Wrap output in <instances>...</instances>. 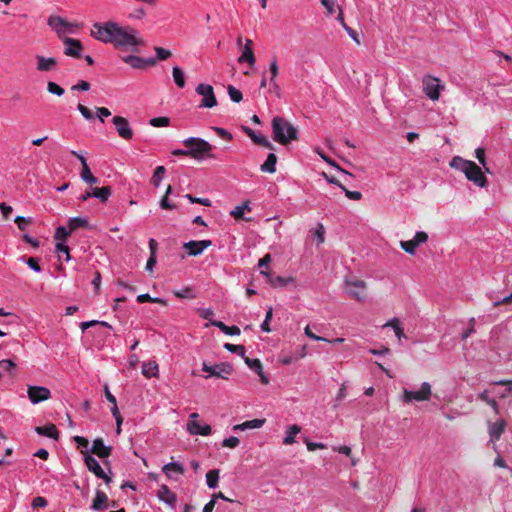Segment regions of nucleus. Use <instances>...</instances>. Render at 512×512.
<instances>
[{"label":"nucleus","instance_id":"423d86ee","mask_svg":"<svg viewBox=\"0 0 512 512\" xmlns=\"http://www.w3.org/2000/svg\"><path fill=\"white\" fill-rule=\"evenodd\" d=\"M367 284L365 281L354 278L345 281V291L350 298L363 302L367 298Z\"/></svg>","mask_w":512,"mask_h":512},{"label":"nucleus","instance_id":"4be33fe9","mask_svg":"<svg viewBox=\"0 0 512 512\" xmlns=\"http://www.w3.org/2000/svg\"><path fill=\"white\" fill-rule=\"evenodd\" d=\"M112 447L106 446L102 438H96L91 447V453L101 459L108 458L111 455Z\"/></svg>","mask_w":512,"mask_h":512},{"label":"nucleus","instance_id":"f3484780","mask_svg":"<svg viewBox=\"0 0 512 512\" xmlns=\"http://www.w3.org/2000/svg\"><path fill=\"white\" fill-rule=\"evenodd\" d=\"M36 70L38 72H52L57 68L58 61L55 57H45L43 55H35Z\"/></svg>","mask_w":512,"mask_h":512},{"label":"nucleus","instance_id":"bf43d9fd","mask_svg":"<svg viewBox=\"0 0 512 512\" xmlns=\"http://www.w3.org/2000/svg\"><path fill=\"white\" fill-rule=\"evenodd\" d=\"M239 443L240 440L237 437L231 436L222 441V446L227 448H235L239 445Z\"/></svg>","mask_w":512,"mask_h":512},{"label":"nucleus","instance_id":"dca6fc26","mask_svg":"<svg viewBox=\"0 0 512 512\" xmlns=\"http://www.w3.org/2000/svg\"><path fill=\"white\" fill-rule=\"evenodd\" d=\"M65 45L64 54L73 58H81L83 51V44L80 40L75 38H65L63 41Z\"/></svg>","mask_w":512,"mask_h":512},{"label":"nucleus","instance_id":"58836bf2","mask_svg":"<svg viewBox=\"0 0 512 512\" xmlns=\"http://www.w3.org/2000/svg\"><path fill=\"white\" fill-rule=\"evenodd\" d=\"M172 76H173V80H174L175 84L179 88H183L185 86V75H184L183 70L180 67H178V66L173 67Z\"/></svg>","mask_w":512,"mask_h":512},{"label":"nucleus","instance_id":"774afa93","mask_svg":"<svg viewBox=\"0 0 512 512\" xmlns=\"http://www.w3.org/2000/svg\"><path fill=\"white\" fill-rule=\"evenodd\" d=\"M27 265L36 272L41 271V267L38 263V259L35 257H29L26 261Z\"/></svg>","mask_w":512,"mask_h":512},{"label":"nucleus","instance_id":"de8ad7c7","mask_svg":"<svg viewBox=\"0 0 512 512\" xmlns=\"http://www.w3.org/2000/svg\"><path fill=\"white\" fill-rule=\"evenodd\" d=\"M47 91L50 94H53V95H56L59 97H61L65 93V90L60 85H58L57 83H55L53 81H49L47 83Z\"/></svg>","mask_w":512,"mask_h":512},{"label":"nucleus","instance_id":"f257e3e1","mask_svg":"<svg viewBox=\"0 0 512 512\" xmlns=\"http://www.w3.org/2000/svg\"><path fill=\"white\" fill-rule=\"evenodd\" d=\"M273 139L281 145H287L291 141L298 140V130L283 117L276 116L272 119Z\"/></svg>","mask_w":512,"mask_h":512},{"label":"nucleus","instance_id":"20e7f679","mask_svg":"<svg viewBox=\"0 0 512 512\" xmlns=\"http://www.w3.org/2000/svg\"><path fill=\"white\" fill-rule=\"evenodd\" d=\"M118 23L107 21L104 23H94L90 35L102 43L114 45Z\"/></svg>","mask_w":512,"mask_h":512},{"label":"nucleus","instance_id":"864d4df0","mask_svg":"<svg viewBox=\"0 0 512 512\" xmlns=\"http://www.w3.org/2000/svg\"><path fill=\"white\" fill-rule=\"evenodd\" d=\"M0 368L12 375L16 368V364L11 359H3L0 361Z\"/></svg>","mask_w":512,"mask_h":512},{"label":"nucleus","instance_id":"cd10ccee","mask_svg":"<svg viewBox=\"0 0 512 512\" xmlns=\"http://www.w3.org/2000/svg\"><path fill=\"white\" fill-rule=\"evenodd\" d=\"M35 431L37 434L41 436H46L54 440H58L59 438V431L57 427L52 423L47 424L45 426H37L35 428Z\"/></svg>","mask_w":512,"mask_h":512},{"label":"nucleus","instance_id":"a19ab883","mask_svg":"<svg viewBox=\"0 0 512 512\" xmlns=\"http://www.w3.org/2000/svg\"><path fill=\"white\" fill-rule=\"evenodd\" d=\"M219 480V470L212 469L206 474V482L209 488H216Z\"/></svg>","mask_w":512,"mask_h":512},{"label":"nucleus","instance_id":"e2e57ef3","mask_svg":"<svg viewBox=\"0 0 512 512\" xmlns=\"http://www.w3.org/2000/svg\"><path fill=\"white\" fill-rule=\"evenodd\" d=\"M212 129L216 132V134L219 137L223 138L224 140H227V141L232 140V134L229 131H227L226 129L220 128V127H213Z\"/></svg>","mask_w":512,"mask_h":512},{"label":"nucleus","instance_id":"680f3d73","mask_svg":"<svg viewBox=\"0 0 512 512\" xmlns=\"http://www.w3.org/2000/svg\"><path fill=\"white\" fill-rule=\"evenodd\" d=\"M14 222L17 224L21 231H24L26 227L31 223V219H27L23 216H17Z\"/></svg>","mask_w":512,"mask_h":512},{"label":"nucleus","instance_id":"603ef678","mask_svg":"<svg viewBox=\"0 0 512 512\" xmlns=\"http://www.w3.org/2000/svg\"><path fill=\"white\" fill-rule=\"evenodd\" d=\"M154 51L156 53V58H155L156 61L157 60H160V61L166 60L172 55L170 50L162 48V47H158V46L154 47Z\"/></svg>","mask_w":512,"mask_h":512},{"label":"nucleus","instance_id":"f03ea898","mask_svg":"<svg viewBox=\"0 0 512 512\" xmlns=\"http://www.w3.org/2000/svg\"><path fill=\"white\" fill-rule=\"evenodd\" d=\"M183 145L188 148L190 157L196 160L204 158H214L212 153L213 146L206 140L197 137H190L183 141Z\"/></svg>","mask_w":512,"mask_h":512},{"label":"nucleus","instance_id":"0eeeda50","mask_svg":"<svg viewBox=\"0 0 512 512\" xmlns=\"http://www.w3.org/2000/svg\"><path fill=\"white\" fill-rule=\"evenodd\" d=\"M432 396V387L430 383L423 382L418 391H410L408 389L403 390L402 400L405 403H411L412 401L422 402L429 401Z\"/></svg>","mask_w":512,"mask_h":512},{"label":"nucleus","instance_id":"b1692460","mask_svg":"<svg viewBox=\"0 0 512 512\" xmlns=\"http://www.w3.org/2000/svg\"><path fill=\"white\" fill-rule=\"evenodd\" d=\"M109 506L108 496L105 492L97 489L95 498L92 501L91 508L93 510H104Z\"/></svg>","mask_w":512,"mask_h":512},{"label":"nucleus","instance_id":"ea45409f","mask_svg":"<svg viewBox=\"0 0 512 512\" xmlns=\"http://www.w3.org/2000/svg\"><path fill=\"white\" fill-rule=\"evenodd\" d=\"M88 227H89V222L85 218L75 217V218L70 219V221H69V228H70V231H72V232L79 228H88Z\"/></svg>","mask_w":512,"mask_h":512},{"label":"nucleus","instance_id":"6e6d98bb","mask_svg":"<svg viewBox=\"0 0 512 512\" xmlns=\"http://www.w3.org/2000/svg\"><path fill=\"white\" fill-rule=\"evenodd\" d=\"M185 198H187L190 201V203H197L206 207L211 206V201L208 198H198L191 194H186Z\"/></svg>","mask_w":512,"mask_h":512},{"label":"nucleus","instance_id":"f8f14e48","mask_svg":"<svg viewBox=\"0 0 512 512\" xmlns=\"http://www.w3.org/2000/svg\"><path fill=\"white\" fill-rule=\"evenodd\" d=\"M199 415L198 413H192L189 416V420L186 424L187 431L191 435H201V436H208L212 432V428L208 424H201L197 419Z\"/></svg>","mask_w":512,"mask_h":512},{"label":"nucleus","instance_id":"052dcab7","mask_svg":"<svg viewBox=\"0 0 512 512\" xmlns=\"http://www.w3.org/2000/svg\"><path fill=\"white\" fill-rule=\"evenodd\" d=\"M77 109L85 119L91 120L94 118L92 111L85 105L78 104Z\"/></svg>","mask_w":512,"mask_h":512},{"label":"nucleus","instance_id":"ddd939ff","mask_svg":"<svg viewBox=\"0 0 512 512\" xmlns=\"http://www.w3.org/2000/svg\"><path fill=\"white\" fill-rule=\"evenodd\" d=\"M27 395L33 404H38L51 398L50 390L43 386L28 385Z\"/></svg>","mask_w":512,"mask_h":512},{"label":"nucleus","instance_id":"c03bdc74","mask_svg":"<svg viewBox=\"0 0 512 512\" xmlns=\"http://www.w3.org/2000/svg\"><path fill=\"white\" fill-rule=\"evenodd\" d=\"M227 91H228V95H229L230 99L233 102L239 103L240 101H242L243 95H242V92L240 90H238L237 88H235L232 85H229L228 88H227Z\"/></svg>","mask_w":512,"mask_h":512},{"label":"nucleus","instance_id":"7c9ffc66","mask_svg":"<svg viewBox=\"0 0 512 512\" xmlns=\"http://www.w3.org/2000/svg\"><path fill=\"white\" fill-rule=\"evenodd\" d=\"M265 423V419H253L249 421H245L241 424H237L233 427V430H247V429H257L263 426Z\"/></svg>","mask_w":512,"mask_h":512},{"label":"nucleus","instance_id":"a211bd4d","mask_svg":"<svg viewBox=\"0 0 512 512\" xmlns=\"http://www.w3.org/2000/svg\"><path fill=\"white\" fill-rule=\"evenodd\" d=\"M71 154L75 157H77L79 159V161L81 162V165H82V170H81V179L86 182V183H89V184H97L98 183V178L95 177L92 173H91V170L87 164V161H86V158L84 156H82L81 154H79L78 152L72 150L71 151Z\"/></svg>","mask_w":512,"mask_h":512},{"label":"nucleus","instance_id":"0e129e2a","mask_svg":"<svg viewBox=\"0 0 512 512\" xmlns=\"http://www.w3.org/2000/svg\"><path fill=\"white\" fill-rule=\"evenodd\" d=\"M341 189L345 193L346 197L351 200H360L362 198V194L358 191H350L344 185Z\"/></svg>","mask_w":512,"mask_h":512},{"label":"nucleus","instance_id":"5701e85b","mask_svg":"<svg viewBox=\"0 0 512 512\" xmlns=\"http://www.w3.org/2000/svg\"><path fill=\"white\" fill-rule=\"evenodd\" d=\"M506 427V421L504 419H499L494 423L489 425V435L491 441H497L500 439Z\"/></svg>","mask_w":512,"mask_h":512},{"label":"nucleus","instance_id":"aec40b11","mask_svg":"<svg viewBox=\"0 0 512 512\" xmlns=\"http://www.w3.org/2000/svg\"><path fill=\"white\" fill-rule=\"evenodd\" d=\"M122 60L134 69H144L147 66L156 65V59L154 58L143 59L135 55L123 57Z\"/></svg>","mask_w":512,"mask_h":512},{"label":"nucleus","instance_id":"09e8293b","mask_svg":"<svg viewBox=\"0 0 512 512\" xmlns=\"http://www.w3.org/2000/svg\"><path fill=\"white\" fill-rule=\"evenodd\" d=\"M224 348L229 352L238 354L242 358L245 356L246 350L243 345H235V344H231V343H225Z\"/></svg>","mask_w":512,"mask_h":512},{"label":"nucleus","instance_id":"8fccbe9b","mask_svg":"<svg viewBox=\"0 0 512 512\" xmlns=\"http://www.w3.org/2000/svg\"><path fill=\"white\" fill-rule=\"evenodd\" d=\"M245 364L255 372H260L262 368V363L259 359H251L247 356L243 357Z\"/></svg>","mask_w":512,"mask_h":512},{"label":"nucleus","instance_id":"6ab92c4d","mask_svg":"<svg viewBox=\"0 0 512 512\" xmlns=\"http://www.w3.org/2000/svg\"><path fill=\"white\" fill-rule=\"evenodd\" d=\"M212 245L211 240H201L195 241L191 240L189 242L184 243L183 248L188 250V254L191 256L200 255L206 248Z\"/></svg>","mask_w":512,"mask_h":512},{"label":"nucleus","instance_id":"bb28decb","mask_svg":"<svg viewBox=\"0 0 512 512\" xmlns=\"http://www.w3.org/2000/svg\"><path fill=\"white\" fill-rule=\"evenodd\" d=\"M84 462L90 472H92L96 477H102L104 470L93 456L85 454Z\"/></svg>","mask_w":512,"mask_h":512},{"label":"nucleus","instance_id":"7ed1b4c3","mask_svg":"<svg viewBox=\"0 0 512 512\" xmlns=\"http://www.w3.org/2000/svg\"><path fill=\"white\" fill-rule=\"evenodd\" d=\"M143 45V40L139 36L137 30L131 26H120L118 24L114 46L120 47H134Z\"/></svg>","mask_w":512,"mask_h":512},{"label":"nucleus","instance_id":"79ce46f5","mask_svg":"<svg viewBox=\"0 0 512 512\" xmlns=\"http://www.w3.org/2000/svg\"><path fill=\"white\" fill-rule=\"evenodd\" d=\"M245 211H251L249 202H245L243 205L236 206L230 213L236 220L242 219Z\"/></svg>","mask_w":512,"mask_h":512},{"label":"nucleus","instance_id":"2f4dec72","mask_svg":"<svg viewBox=\"0 0 512 512\" xmlns=\"http://www.w3.org/2000/svg\"><path fill=\"white\" fill-rule=\"evenodd\" d=\"M277 156L274 153H270L267 156L266 161L260 166L262 172L275 173L276 172Z\"/></svg>","mask_w":512,"mask_h":512},{"label":"nucleus","instance_id":"13d9d810","mask_svg":"<svg viewBox=\"0 0 512 512\" xmlns=\"http://www.w3.org/2000/svg\"><path fill=\"white\" fill-rule=\"evenodd\" d=\"M272 316H273V309H272V307H269V309H268V311L266 313V316H265V320L261 324V330L263 332H270L271 331L270 326H269V321L271 320Z\"/></svg>","mask_w":512,"mask_h":512},{"label":"nucleus","instance_id":"a878e982","mask_svg":"<svg viewBox=\"0 0 512 512\" xmlns=\"http://www.w3.org/2000/svg\"><path fill=\"white\" fill-rule=\"evenodd\" d=\"M261 274L265 275L267 281L273 287H284L295 280L293 277L284 278L281 276H272L268 271H261Z\"/></svg>","mask_w":512,"mask_h":512},{"label":"nucleus","instance_id":"4468645a","mask_svg":"<svg viewBox=\"0 0 512 512\" xmlns=\"http://www.w3.org/2000/svg\"><path fill=\"white\" fill-rule=\"evenodd\" d=\"M112 123L115 126L119 137L127 141L133 138V130L125 117L114 116L112 118Z\"/></svg>","mask_w":512,"mask_h":512},{"label":"nucleus","instance_id":"3c124183","mask_svg":"<svg viewBox=\"0 0 512 512\" xmlns=\"http://www.w3.org/2000/svg\"><path fill=\"white\" fill-rule=\"evenodd\" d=\"M174 295L180 299H185V298L191 299V298L196 297V295L194 293V289L191 287H185L184 289H182L180 291H175Z\"/></svg>","mask_w":512,"mask_h":512},{"label":"nucleus","instance_id":"9b49d317","mask_svg":"<svg viewBox=\"0 0 512 512\" xmlns=\"http://www.w3.org/2000/svg\"><path fill=\"white\" fill-rule=\"evenodd\" d=\"M439 79L433 76H425L422 80L423 91L433 101H436L440 97V91L443 89V86L440 85Z\"/></svg>","mask_w":512,"mask_h":512},{"label":"nucleus","instance_id":"2eb2a0df","mask_svg":"<svg viewBox=\"0 0 512 512\" xmlns=\"http://www.w3.org/2000/svg\"><path fill=\"white\" fill-rule=\"evenodd\" d=\"M428 240V234L424 231H419L415 234L412 240L401 241V248L408 254L414 255L417 247Z\"/></svg>","mask_w":512,"mask_h":512},{"label":"nucleus","instance_id":"4d7b16f0","mask_svg":"<svg viewBox=\"0 0 512 512\" xmlns=\"http://www.w3.org/2000/svg\"><path fill=\"white\" fill-rule=\"evenodd\" d=\"M72 233V231L67 230L64 226H59L57 229H56V232H55V238L57 240H62V241H65L67 239V237Z\"/></svg>","mask_w":512,"mask_h":512},{"label":"nucleus","instance_id":"1a4fd4ad","mask_svg":"<svg viewBox=\"0 0 512 512\" xmlns=\"http://www.w3.org/2000/svg\"><path fill=\"white\" fill-rule=\"evenodd\" d=\"M196 92L202 96L199 107L213 108L217 105V98L211 85L201 83L196 87Z\"/></svg>","mask_w":512,"mask_h":512},{"label":"nucleus","instance_id":"338daca9","mask_svg":"<svg viewBox=\"0 0 512 512\" xmlns=\"http://www.w3.org/2000/svg\"><path fill=\"white\" fill-rule=\"evenodd\" d=\"M325 230L324 226L322 224L318 225V228L314 232V236L316 237L319 244H322L325 241Z\"/></svg>","mask_w":512,"mask_h":512},{"label":"nucleus","instance_id":"37998d69","mask_svg":"<svg viewBox=\"0 0 512 512\" xmlns=\"http://www.w3.org/2000/svg\"><path fill=\"white\" fill-rule=\"evenodd\" d=\"M165 167L164 166H158L155 171H154V174L151 178V184L155 187H159L160 185V181L161 179L163 178L164 174H165Z\"/></svg>","mask_w":512,"mask_h":512},{"label":"nucleus","instance_id":"393cba45","mask_svg":"<svg viewBox=\"0 0 512 512\" xmlns=\"http://www.w3.org/2000/svg\"><path fill=\"white\" fill-rule=\"evenodd\" d=\"M162 471L169 479L177 480L174 474L183 475L185 472L184 467L176 462H170L162 467Z\"/></svg>","mask_w":512,"mask_h":512},{"label":"nucleus","instance_id":"69168bd1","mask_svg":"<svg viewBox=\"0 0 512 512\" xmlns=\"http://www.w3.org/2000/svg\"><path fill=\"white\" fill-rule=\"evenodd\" d=\"M343 28L348 33V35L355 41L356 44L360 45L361 41L358 37V34L355 30L349 27L346 23H343Z\"/></svg>","mask_w":512,"mask_h":512},{"label":"nucleus","instance_id":"412c9836","mask_svg":"<svg viewBox=\"0 0 512 512\" xmlns=\"http://www.w3.org/2000/svg\"><path fill=\"white\" fill-rule=\"evenodd\" d=\"M243 132L256 144L264 148L274 150V145L268 140L267 137L257 135L255 131L247 126H242Z\"/></svg>","mask_w":512,"mask_h":512},{"label":"nucleus","instance_id":"6e6552de","mask_svg":"<svg viewBox=\"0 0 512 512\" xmlns=\"http://www.w3.org/2000/svg\"><path fill=\"white\" fill-rule=\"evenodd\" d=\"M202 370L208 373V377L228 379V376L231 375L233 371V367L228 362L218 363L214 366H210L204 362L202 365Z\"/></svg>","mask_w":512,"mask_h":512},{"label":"nucleus","instance_id":"4c0bfd02","mask_svg":"<svg viewBox=\"0 0 512 512\" xmlns=\"http://www.w3.org/2000/svg\"><path fill=\"white\" fill-rule=\"evenodd\" d=\"M383 327L393 328L395 335L397 336V338L399 340H401L402 338H406V335L404 333L403 328L400 325V321L398 318H393V319L389 320L386 324H384Z\"/></svg>","mask_w":512,"mask_h":512},{"label":"nucleus","instance_id":"72a5a7b5","mask_svg":"<svg viewBox=\"0 0 512 512\" xmlns=\"http://www.w3.org/2000/svg\"><path fill=\"white\" fill-rule=\"evenodd\" d=\"M112 189L110 186H104L101 188H94L92 190V196L98 198L101 202H106L111 196Z\"/></svg>","mask_w":512,"mask_h":512},{"label":"nucleus","instance_id":"f704fd0d","mask_svg":"<svg viewBox=\"0 0 512 512\" xmlns=\"http://www.w3.org/2000/svg\"><path fill=\"white\" fill-rule=\"evenodd\" d=\"M301 431V427L293 424L287 428L286 436L283 439V444L291 445L295 442V436Z\"/></svg>","mask_w":512,"mask_h":512},{"label":"nucleus","instance_id":"9d476101","mask_svg":"<svg viewBox=\"0 0 512 512\" xmlns=\"http://www.w3.org/2000/svg\"><path fill=\"white\" fill-rule=\"evenodd\" d=\"M464 174L469 181L473 182L478 187L484 188L488 184L487 177L483 173L481 167L473 161L468 165Z\"/></svg>","mask_w":512,"mask_h":512},{"label":"nucleus","instance_id":"5fc2aeb1","mask_svg":"<svg viewBox=\"0 0 512 512\" xmlns=\"http://www.w3.org/2000/svg\"><path fill=\"white\" fill-rule=\"evenodd\" d=\"M149 123L153 127H166L169 125L170 119L168 117H155Z\"/></svg>","mask_w":512,"mask_h":512},{"label":"nucleus","instance_id":"e433bc0d","mask_svg":"<svg viewBox=\"0 0 512 512\" xmlns=\"http://www.w3.org/2000/svg\"><path fill=\"white\" fill-rule=\"evenodd\" d=\"M238 62H240V63L246 62L250 66H254V64L256 62V58H255L253 49L249 48V47H244L243 51H242V54L238 58Z\"/></svg>","mask_w":512,"mask_h":512},{"label":"nucleus","instance_id":"c85d7f7f","mask_svg":"<svg viewBox=\"0 0 512 512\" xmlns=\"http://www.w3.org/2000/svg\"><path fill=\"white\" fill-rule=\"evenodd\" d=\"M159 500L173 506L176 502V494L167 485H162L158 491Z\"/></svg>","mask_w":512,"mask_h":512},{"label":"nucleus","instance_id":"a18cd8bd","mask_svg":"<svg viewBox=\"0 0 512 512\" xmlns=\"http://www.w3.org/2000/svg\"><path fill=\"white\" fill-rule=\"evenodd\" d=\"M475 156H476L477 160L479 161V163L483 166L485 171L490 173V169L487 167L485 149L483 147H478L475 150Z\"/></svg>","mask_w":512,"mask_h":512},{"label":"nucleus","instance_id":"473e14b6","mask_svg":"<svg viewBox=\"0 0 512 512\" xmlns=\"http://www.w3.org/2000/svg\"><path fill=\"white\" fill-rule=\"evenodd\" d=\"M471 162V160H466L460 156H454L450 161V167L464 173Z\"/></svg>","mask_w":512,"mask_h":512},{"label":"nucleus","instance_id":"c9c22d12","mask_svg":"<svg viewBox=\"0 0 512 512\" xmlns=\"http://www.w3.org/2000/svg\"><path fill=\"white\" fill-rule=\"evenodd\" d=\"M142 374L146 378L158 376V364L156 362H146L142 365Z\"/></svg>","mask_w":512,"mask_h":512},{"label":"nucleus","instance_id":"49530a36","mask_svg":"<svg viewBox=\"0 0 512 512\" xmlns=\"http://www.w3.org/2000/svg\"><path fill=\"white\" fill-rule=\"evenodd\" d=\"M269 71L271 73L270 83L277 82L276 78H277V76L279 74V67H278V62H277V58L276 57H273L271 59L270 65H269Z\"/></svg>","mask_w":512,"mask_h":512},{"label":"nucleus","instance_id":"39448f33","mask_svg":"<svg viewBox=\"0 0 512 512\" xmlns=\"http://www.w3.org/2000/svg\"><path fill=\"white\" fill-rule=\"evenodd\" d=\"M47 24L62 41H64L65 38H68L66 36L68 33L74 32V27H77V25L68 22L66 19L58 15H50L47 20Z\"/></svg>","mask_w":512,"mask_h":512},{"label":"nucleus","instance_id":"c756f323","mask_svg":"<svg viewBox=\"0 0 512 512\" xmlns=\"http://www.w3.org/2000/svg\"><path fill=\"white\" fill-rule=\"evenodd\" d=\"M211 325L219 328L223 333L230 336L240 335L241 331L238 326H227L222 321L213 320Z\"/></svg>","mask_w":512,"mask_h":512}]
</instances>
